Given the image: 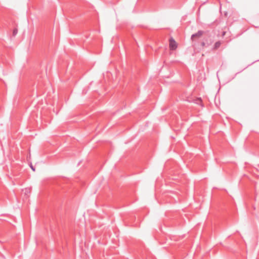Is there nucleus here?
Returning <instances> with one entry per match:
<instances>
[{
  "label": "nucleus",
  "instance_id": "f257e3e1",
  "mask_svg": "<svg viewBox=\"0 0 259 259\" xmlns=\"http://www.w3.org/2000/svg\"><path fill=\"white\" fill-rule=\"evenodd\" d=\"M169 49L171 50H175L177 48V44L173 38L169 39Z\"/></svg>",
  "mask_w": 259,
  "mask_h": 259
},
{
  "label": "nucleus",
  "instance_id": "f03ea898",
  "mask_svg": "<svg viewBox=\"0 0 259 259\" xmlns=\"http://www.w3.org/2000/svg\"><path fill=\"white\" fill-rule=\"evenodd\" d=\"M203 33L204 32L203 31L199 30L197 33L192 35L191 39L192 40H194L196 37H201L203 35Z\"/></svg>",
  "mask_w": 259,
  "mask_h": 259
},
{
  "label": "nucleus",
  "instance_id": "7ed1b4c3",
  "mask_svg": "<svg viewBox=\"0 0 259 259\" xmlns=\"http://www.w3.org/2000/svg\"><path fill=\"white\" fill-rule=\"evenodd\" d=\"M22 192L24 194V195L26 196V197H28L31 193V188H26L22 190Z\"/></svg>",
  "mask_w": 259,
  "mask_h": 259
},
{
  "label": "nucleus",
  "instance_id": "20e7f679",
  "mask_svg": "<svg viewBox=\"0 0 259 259\" xmlns=\"http://www.w3.org/2000/svg\"><path fill=\"white\" fill-rule=\"evenodd\" d=\"M221 44L222 42L221 41H217L214 45L213 50H215L218 49L220 47Z\"/></svg>",
  "mask_w": 259,
  "mask_h": 259
},
{
  "label": "nucleus",
  "instance_id": "39448f33",
  "mask_svg": "<svg viewBox=\"0 0 259 259\" xmlns=\"http://www.w3.org/2000/svg\"><path fill=\"white\" fill-rule=\"evenodd\" d=\"M17 33H18V29L17 28H14L13 31V35L14 36H16V34H17Z\"/></svg>",
  "mask_w": 259,
  "mask_h": 259
},
{
  "label": "nucleus",
  "instance_id": "423d86ee",
  "mask_svg": "<svg viewBox=\"0 0 259 259\" xmlns=\"http://www.w3.org/2000/svg\"><path fill=\"white\" fill-rule=\"evenodd\" d=\"M30 167H31V169H32L33 171H35V168H34V167L32 165V164H31V165H30Z\"/></svg>",
  "mask_w": 259,
  "mask_h": 259
},
{
  "label": "nucleus",
  "instance_id": "0eeeda50",
  "mask_svg": "<svg viewBox=\"0 0 259 259\" xmlns=\"http://www.w3.org/2000/svg\"><path fill=\"white\" fill-rule=\"evenodd\" d=\"M225 33H226V32H225V31H224V32H223L222 35H223V36H224V35H225Z\"/></svg>",
  "mask_w": 259,
  "mask_h": 259
},
{
  "label": "nucleus",
  "instance_id": "6e6552de",
  "mask_svg": "<svg viewBox=\"0 0 259 259\" xmlns=\"http://www.w3.org/2000/svg\"><path fill=\"white\" fill-rule=\"evenodd\" d=\"M204 45H205V43H204V42H202V46H204Z\"/></svg>",
  "mask_w": 259,
  "mask_h": 259
},
{
  "label": "nucleus",
  "instance_id": "1a4fd4ad",
  "mask_svg": "<svg viewBox=\"0 0 259 259\" xmlns=\"http://www.w3.org/2000/svg\"><path fill=\"white\" fill-rule=\"evenodd\" d=\"M174 241H178V240H177V239H174Z\"/></svg>",
  "mask_w": 259,
  "mask_h": 259
}]
</instances>
